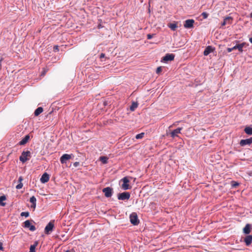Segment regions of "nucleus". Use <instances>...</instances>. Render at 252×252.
Returning <instances> with one entry per match:
<instances>
[{
	"mask_svg": "<svg viewBox=\"0 0 252 252\" xmlns=\"http://www.w3.org/2000/svg\"><path fill=\"white\" fill-rule=\"evenodd\" d=\"M23 177L22 176H20L18 179V182L19 183H22V181H23Z\"/></svg>",
	"mask_w": 252,
	"mask_h": 252,
	"instance_id": "e433bc0d",
	"label": "nucleus"
},
{
	"mask_svg": "<svg viewBox=\"0 0 252 252\" xmlns=\"http://www.w3.org/2000/svg\"><path fill=\"white\" fill-rule=\"evenodd\" d=\"M252 229V226L251 224L247 223L243 229V232L244 234L248 235L250 233Z\"/></svg>",
	"mask_w": 252,
	"mask_h": 252,
	"instance_id": "ddd939ff",
	"label": "nucleus"
},
{
	"mask_svg": "<svg viewBox=\"0 0 252 252\" xmlns=\"http://www.w3.org/2000/svg\"><path fill=\"white\" fill-rule=\"evenodd\" d=\"M43 111V108L41 107H38L34 111V114L35 116H38Z\"/></svg>",
	"mask_w": 252,
	"mask_h": 252,
	"instance_id": "6ab92c4d",
	"label": "nucleus"
},
{
	"mask_svg": "<svg viewBox=\"0 0 252 252\" xmlns=\"http://www.w3.org/2000/svg\"><path fill=\"white\" fill-rule=\"evenodd\" d=\"M79 165V162H75L74 163H73V165L74 167H77L78 165Z\"/></svg>",
	"mask_w": 252,
	"mask_h": 252,
	"instance_id": "c9c22d12",
	"label": "nucleus"
},
{
	"mask_svg": "<svg viewBox=\"0 0 252 252\" xmlns=\"http://www.w3.org/2000/svg\"><path fill=\"white\" fill-rule=\"evenodd\" d=\"M246 246H250L252 243V235H247L244 240Z\"/></svg>",
	"mask_w": 252,
	"mask_h": 252,
	"instance_id": "dca6fc26",
	"label": "nucleus"
},
{
	"mask_svg": "<svg viewBox=\"0 0 252 252\" xmlns=\"http://www.w3.org/2000/svg\"><path fill=\"white\" fill-rule=\"evenodd\" d=\"M32 221H33V222H34V221H33V220H31Z\"/></svg>",
	"mask_w": 252,
	"mask_h": 252,
	"instance_id": "09e8293b",
	"label": "nucleus"
},
{
	"mask_svg": "<svg viewBox=\"0 0 252 252\" xmlns=\"http://www.w3.org/2000/svg\"><path fill=\"white\" fill-rule=\"evenodd\" d=\"M208 15L209 14L206 12H203L201 14V16L203 17V19H206L208 17Z\"/></svg>",
	"mask_w": 252,
	"mask_h": 252,
	"instance_id": "c756f323",
	"label": "nucleus"
},
{
	"mask_svg": "<svg viewBox=\"0 0 252 252\" xmlns=\"http://www.w3.org/2000/svg\"><path fill=\"white\" fill-rule=\"evenodd\" d=\"M99 159H100V160L103 164H106L108 162V158L107 157H105V156L100 157Z\"/></svg>",
	"mask_w": 252,
	"mask_h": 252,
	"instance_id": "393cba45",
	"label": "nucleus"
},
{
	"mask_svg": "<svg viewBox=\"0 0 252 252\" xmlns=\"http://www.w3.org/2000/svg\"><path fill=\"white\" fill-rule=\"evenodd\" d=\"M30 201L32 204H35L36 202V199L34 196H32L30 198Z\"/></svg>",
	"mask_w": 252,
	"mask_h": 252,
	"instance_id": "bb28decb",
	"label": "nucleus"
},
{
	"mask_svg": "<svg viewBox=\"0 0 252 252\" xmlns=\"http://www.w3.org/2000/svg\"><path fill=\"white\" fill-rule=\"evenodd\" d=\"M59 47L58 45H55L53 47V51L54 52H58L59 51Z\"/></svg>",
	"mask_w": 252,
	"mask_h": 252,
	"instance_id": "473e14b6",
	"label": "nucleus"
},
{
	"mask_svg": "<svg viewBox=\"0 0 252 252\" xmlns=\"http://www.w3.org/2000/svg\"><path fill=\"white\" fill-rule=\"evenodd\" d=\"M97 27L98 29H100L102 27L101 24H99Z\"/></svg>",
	"mask_w": 252,
	"mask_h": 252,
	"instance_id": "37998d69",
	"label": "nucleus"
},
{
	"mask_svg": "<svg viewBox=\"0 0 252 252\" xmlns=\"http://www.w3.org/2000/svg\"><path fill=\"white\" fill-rule=\"evenodd\" d=\"M130 221L131 224L134 225H137L139 223V220L136 213H132L129 216Z\"/></svg>",
	"mask_w": 252,
	"mask_h": 252,
	"instance_id": "7ed1b4c3",
	"label": "nucleus"
},
{
	"mask_svg": "<svg viewBox=\"0 0 252 252\" xmlns=\"http://www.w3.org/2000/svg\"><path fill=\"white\" fill-rule=\"evenodd\" d=\"M244 131L248 135H252V127L251 126H246L244 129Z\"/></svg>",
	"mask_w": 252,
	"mask_h": 252,
	"instance_id": "aec40b11",
	"label": "nucleus"
},
{
	"mask_svg": "<svg viewBox=\"0 0 252 252\" xmlns=\"http://www.w3.org/2000/svg\"><path fill=\"white\" fill-rule=\"evenodd\" d=\"M23 226L25 228H29V229L32 231H34L36 229V228L34 225H31V221L30 220H26L24 222V225H23Z\"/></svg>",
	"mask_w": 252,
	"mask_h": 252,
	"instance_id": "1a4fd4ad",
	"label": "nucleus"
},
{
	"mask_svg": "<svg viewBox=\"0 0 252 252\" xmlns=\"http://www.w3.org/2000/svg\"><path fill=\"white\" fill-rule=\"evenodd\" d=\"M215 50V48L212 46H208L205 49L203 54L204 56H208L210 53L213 52Z\"/></svg>",
	"mask_w": 252,
	"mask_h": 252,
	"instance_id": "4468645a",
	"label": "nucleus"
},
{
	"mask_svg": "<svg viewBox=\"0 0 252 252\" xmlns=\"http://www.w3.org/2000/svg\"><path fill=\"white\" fill-rule=\"evenodd\" d=\"M239 185V183H237V182H234V183L233 184H232V186L233 187H237Z\"/></svg>",
	"mask_w": 252,
	"mask_h": 252,
	"instance_id": "4c0bfd02",
	"label": "nucleus"
},
{
	"mask_svg": "<svg viewBox=\"0 0 252 252\" xmlns=\"http://www.w3.org/2000/svg\"><path fill=\"white\" fill-rule=\"evenodd\" d=\"M224 20L226 22L227 24H231L232 21V18L231 17H226L224 19Z\"/></svg>",
	"mask_w": 252,
	"mask_h": 252,
	"instance_id": "a878e982",
	"label": "nucleus"
},
{
	"mask_svg": "<svg viewBox=\"0 0 252 252\" xmlns=\"http://www.w3.org/2000/svg\"><path fill=\"white\" fill-rule=\"evenodd\" d=\"M32 221H33V222H34V221H33V220H31Z\"/></svg>",
	"mask_w": 252,
	"mask_h": 252,
	"instance_id": "8fccbe9b",
	"label": "nucleus"
},
{
	"mask_svg": "<svg viewBox=\"0 0 252 252\" xmlns=\"http://www.w3.org/2000/svg\"><path fill=\"white\" fill-rule=\"evenodd\" d=\"M71 158V155L63 154L60 158V161L62 164L66 163L67 160Z\"/></svg>",
	"mask_w": 252,
	"mask_h": 252,
	"instance_id": "9b49d317",
	"label": "nucleus"
},
{
	"mask_svg": "<svg viewBox=\"0 0 252 252\" xmlns=\"http://www.w3.org/2000/svg\"><path fill=\"white\" fill-rule=\"evenodd\" d=\"M121 181L123 182V184L122 185V188L124 190H127L130 189L129 186L128 185L129 180L127 177H125L121 180Z\"/></svg>",
	"mask_w": 252,
	"mask_h": 252,
	"instance_id": "423d86ee",
	"label": "nucleus"
},
{
	"mask_svg": "<svg viewBox=\"0 0 252 252\" xmlns=\"http://www.w3.org/2000/svg\"><path fill=\"white\" fill-rule=\"evenodd\" d=\"M3 248L2 247V243L1 242H0V250H3Z\"/></svg>",
	"mask_w": 252,
	"mask_h": 252,
	"instance_id": "ea45409f",
	"label": "nucleus"
},
{
	"mask_svg": "<svg viewBox=\"0 0 252 252\" xmlns=\"http://www.w3.org/2000/svg\"><path fill=\"white\" fill-rule=\"evenodd\" d=\"M154 36V34H147V39H151Z\"/></svg>",
	"mask_w": 252,
	"mask_h": 252,
	"instance_id": "72a5a7b5",
	"label": "nucleus"
},
{
	"mask_svg": "<svg viewBox=\"0 0 252 252\" xmlns=\"http://www.w3.org/2000/svg\"><path fill=\"white\" fill-rule=\"evenodd\" d=\"M194 21L193 19H188L185 21L184 26L186 28L190 29L193 27Z\"/></svg>",
	"mask_w": 252,
	"mask_h": 252,
	"instance_id": "9d476101",
	"label": "nucleus"
},
{
	"mask_svg": "<svg viewBox=\"0 0 252 252\" xmlns=\"http://www.w3.org/2000/svg\"><path fill=\"white\" fill-rule=\"evenodd\" d=\"M21 216L28 217L29 216V213L28 212H23L21 213Z\"/></svg>",
	"mask_w": 252,
	"mask_h": 252,
	"instance_id": "c85d7f7f",
	"label": "nucleus"
},
{
	"mask_svg": "<svg viewBox=\"0 0 252 252\" xmlns=\"http://www.w3.org/2000/svg\"><path fill=\"white\" fill-rule=\"evenodd\" d=\"M105 197L108 198L111 197L113 194V189L110 187H106L102 189Z\"/></svg>",
	"mask_w": 252,
	"mask_h": 252,
	"instance_id": "0eeeda50",
	"label": "nucleus"
},
{
	"mask_svg": "<svg viewBox=\"0 0 252 252\" xmlns=\"http://www.w3.org/2000/svg\"><path fill=\"white\" fill-rule=\"evenodd\" d=\"M31 157V152L29 151H23L19 158V160L24 163L29 160Z\"/></svg>",
	"mask_w": 252,
	"mask_h": 252,
	"instance_id": "f03ea898",
	"label": "nucleus"
},
{
	"mask_svg": "<svg viewBox=\"0 0 252 252\" xmlns=\"http://www.w3.org/2000/svg\"><path fill=\"white\" fill-rule=\"evenodd\" d=\"M2 59H1L0 60V67H1V62L2 61Z\"/></svg>",
	"mask_w": 252,
	"mask_h": 252,
	"instance_id": "a18cd8bd",
	"label": "nucleus"
},
{
	"mask_svg": "<svg viewBox=\"0 0 252 252\" xmlns=\"http://www.w3.org/2000/svg\"><path fill=\"white\" fill-rule=\"evenodd\" d=\"M30 136L29 134L26 135L19 143L18 145H25L30 140Z\"/></svg>",
	"mask_w": 252,
	"mask_h": 252,
	"instance_id": "f3484780",
	"label": "nucleus"
},
{
	"mask_svg": "<svg viewBox=\"0 0 252 252\" xmlns=\"http://www.w3.org/2000/svg\"><path fill=\"white\" fill-rule=\"evenodd\" d=\"M252 143V137L246 139H242L240 142L241 146H245L246 145H251Z\"/></svg>",
	"mask_w": 252,
	"mask_h": 252,
	"instance_id": "f8f14e48",
	"label": "nucleus"
},
{
	"mask_svg": "<svg viewBox=\"0 0 252 252\" xmlns=\"http://www.w3.org/2000/svg\"><path fill=\"white\" fill-rule=\"evenodd\" d=\"M37 244H38V242L35 241L33 245H31L30 248V252H35V247L37 246Z\"/></svg>",
	"mask_w": 252,
	"mask_h": 252,
	"instance_id": "4be33fe9",
	"label": "nucleus"
},
{
	"mask_svg": "<svg viewBox=\"0 0 252 252\" xmlns=\"http://www.w3.org/2000/svg\"><path fill=\"white\" fill-rule=\"evenodd\" d=\"M246 43L245 42H243L241 44H236L235 46L233 47L234 50L238 49V51L240 52H243V48L245 46Z\"/></svg>",
	"mask_w": 252,
	"mask_h": 252,
	"instance_id": "a211bd4d",
	"label": "nucleus"
},
{
	"mask_svg": "<svg viewBox=\"0 0 252 252\" xmlns=\"http://www.w3.org/2000/svg\"><path fill=\"white\" fill-rule=\"evenodd\" d=\"M175 125H176V124H173V125H171V126H169V128L173 126H175Z\"/></svg>",
	"mask_w": 252,
	"mask_h": 252,
	"instance_id": "49530a36",
	"label": "nucleus"
},
{
	"mask_svg": "<svg viewBox=\"0 0 252 252\" xmlns=\"http://www.w3.org/2000/svg\"><path fill=\"white\" fill-rule=\"evenodd\" d=\"M105 57V54L104 53H101L100 55V58L101 59V58H103Z\"/></svg>",
	"mask_w": 252,
	"mask_h": 252,
	"instance_id": "a19ab883",
	"label": "nucleus"
},
{
	"mask_svg": "<svg viewBox=\"0 0 252 252\" xmlns=\"http://www.w3.org/2000/svg\"><path fill=\"white\" fill-rule=\"evenodd\" d=\"M35 207H36V203L32 204L31 208H33V209H35Z\"/></svg>",
	"mask_w": 252,
	"mask_h": 252,
	"instance_id": "58836bf2",
	"label": "nucleus"
},
{
	"mask_svg": "<svg viewBox=\"0 0 252 252\" xmlns=\"http://www.w3.org/2000/svg\"><path fill=\"white\" fill-rule=\"evenodd\" d=\"M144 133L143 132H142L141 133H139V134H138L136 135L135 136V138L137 139H142L143 137H144Z\"/></svg>",
	"mask_w": 252,
	"mask_h": 252,
	"instance_id": "cd10ccee",
	"label": "nucleus"
},
{
	"mask_svg": "<svg viewBox=\"0 0 252 252\" xmlns=\"http://www.w3.org/2000/svg\"><path fill=\"white\" fill-rule=\"evenodd\" d=\"M49 180V175L47 173H44L40 178V182L42 183L45 184L48 182Z\"/></svg>",
	"mask_w": 252,
	"mask_h": 252,
	"instance_id": "2eb2a0df",
	"label": "nucleus"
},
{
	"mask_svg": "<svg viewBox=\"0 0 252 252\" xmlns=\"http://www.w3.org/2000/svg\"><path fill=\"white\" fill-rule=\"evenodd\" d=\"M250 16L251 18H252V12L250 14Z\"/></svg>",
	"mask_w": 252,
	"mask_h": 252,
	"instance_id": "de8ad7c7",
	"label": "nucleus"
},
{
	"mask_svg": "<svg viewBox=\"0 0 252 252\" xmlns=\"http://www.w3.org/2000/svg\"><path fill=\"white\" fill-rule=\"evenodd\" d=\"M174 58L175 55L173 54H166L165 56L162 58L161 62L166 63L168 61H172L174 60Z\"/></svg>",
	"mask_w": 252,
	"mask_h": 252,
	"instance_id": "6e6552de",
	"label": "nucleus"
},
{
	"mask_svg": "<svg viewBox=\"0 0 252 252\" xmlns=\"http://www.w3.org/2000/svg\"><path fill=\"white\" fill-rule=\"evenodd\" d=\"M162 67L161 66H159L157 68V70H156V73L157 74H159L161 71H162Z\"/></svg>",
	"mask_w": 252,
	"mask_h": 252,
	"instance_id": "7c9ffc66",
	"label": "nucleus"
},
{
	"mask_svg": "<svg viewBox=\"0 0 252 252\" xmlns=\"http://www.w3.org/2000/svg\"><path fill=\"white\" fill-rule=\"evenodd\" d=\"M168 27L171 29L172 31H175L177 28V24L176 23H170L168 25Z\"/></svg>",
	"mask_w": 252,
	"mask_h": 252,
	"instance_id": "b1692460",
	"label": "nucleus"
},
{
	"mask_svg": "<svg viewBox=\"0 0 252 252\" xmlns=\"http://www.w3.org/2000/svg\"><path fill=\"white\" fill-rule=\"evenodd\" d=\"M138 104L137 102H133L130 107L131 111H134L135 109L138 107Z\"/></svg>",
	"mask_w": 252,
	"mask_h": 252,
	"instance_id": "412c9836",
	"label": "nucleus"
},
{
	"mask_svg": "<svg viewBox=\"0 0 252 252\" xmlns=\"http://www.w3.org/2000/svg\"><path fill=\"white\" fill-rule=\"evenodd\" d=\"M130 196V194L129 192H124L118 194V199L119 200H128L129 199Z\"/></svg>",
	"mask_w": 252,
	"mask_h": 252,
	"instance_id": "39448f33",
	"label": "nucleus"
},
{
	"mask_svg": "<svg viewBox=\"0 0 252 252\" xmlns=\"http://www.w3.org/2000/svg\"><path fill=\"white\" fill-rule=\"evenodd\" d=\"M233 50H234V49H233V47H232V48H228L227 49V52H228V53H230V52H232Z\"/></svg>",
	"mask_w": 252,
	"mask_h": 252,
	"instance_id": "f704fd0d",
	"label": "nucleus"
},
{
	"mask_svg": "<svg viewBox=\"0 0 252 252\" xmlns=\"http://www.w3.org/2000/svg\"><path fill=\"white\" fill-rule=\"evenodd\" d=\"M227 24L226 22L223 20V22L221 24V26H224Z\"/></svg>",
	"mask_w": 252,
	"mask_h": 252,
	"instance_id": "79ce46f5",
	"label": "nucleus"
},
{
	"mask_svg": "<svg viewBox=\"0 0 252 252\" xmlns=\"http://www.w3.org/2000/svg\"><path fill=\"white\" fill-rule=\"evenodd\" d=\"M249 41H250V42L251 43H252V37H251V38H250V39H249Z\"/></svg>",
	"mask_w": 252,
	"mask_h": 252,
	"instance_id": "c03bdc74",
	"label": "nucleus"
},
{
	"mask_svg": "<svg viewBox=\"0 0 252 252\" xmlns=\"http://www.w3.org/2000/svg\"><path fill=\"white\" fill-rule=\"evenodd\" d=\"M55 220H51L46 226L44 232L46 234H50L55 227Z\"/></svg>",
	"mask_w": 252,
	"mask_h": 252,
	"instance_id": "f257e3e1",
	"label": "nucleus"
},
{
	"mask_svg": "<svg viewBox=\"0 0 252 252\" xmlns=\"http://www.w3.org/2000/svg\"><path fill=\"white\" fill-rule=\"evenodd\" d=\"M6 200V197L4 195L0 196V205L1 206H5L6 203L3 202V201Z\"/></svg>",
	"mask_w": 252,
	"mask_h": 252,
	"instance_id": "5701e85b",
	"label": "nucleus"
},
{
	"mask_svg": "<svg viewBox=\"0 0 252 252\" xmlns=\"http://www.w3.org/2000/svg\"><path fill=\"white\" fill-rule=\"evenodd\" d=\"M23 184L22 183H20L16 186V188L17 189H20L23 187Z\"/></svg>",
	"mask_w": 252,
	"mask_h": 252,
	"instance_id": "2f4dec72",
	"label": "nucleus"
},
{
	"mask_svg": "<svg viewBox=\"0 0 252 252\" xmlns=\"http://www.w3.org/2000/svg\"><path fill=\"white\" fill-rule=\"evenodd\" d=\"M183 129V127H178L169 133L167 132V135H170V137L172 138H174L175 137H178V134L181 133V130Z\"/></svg>",
	"mask_w": 252,
	"mask_h": 252,
	"instance_id": "20e7f679",
	"label": "nucleus"
}]
</instances>
